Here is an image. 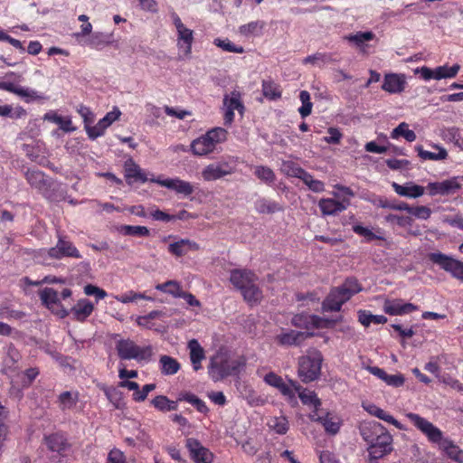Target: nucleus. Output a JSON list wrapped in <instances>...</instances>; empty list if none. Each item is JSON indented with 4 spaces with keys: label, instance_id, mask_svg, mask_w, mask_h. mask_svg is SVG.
<instances>
[{
    "label": "nucleus",
    "instance_id": "nucleus-19",
    "mask_svg": "<svg viewBox=\"0 0 463 463\" xmlns=\"http://www.w3.org/2000/svg\"><path fill=\"white\" fill-rule=\"evenodd\" d=\"M406 85L405 75L391 72L384 75L382 89L388 93L396 94L402 92Z\"/></svg>",
    "mask_w": 463,
    "mask_h": 463
},
{
    "label": "nucleus",
    "instance_id": "nucleus-46",
    "mask_svg": "<svg viewBox=\"0 0 463 463\" xmlns=\"http://www.w3.org/2000/svg\"><path fill=\"white\" fill-rule=\"evenodd\" d=\"M223 105L230 110H238L242 113L244 110V105L241 100V94L237 91H233L231 97L225 96L223 99Z\"/></svg>",
    "mask_w": 463,
    "mask_h": 463
},
{
    "label": "nucleus",
    "instance_id": "nucleus-21",
    "mask_svg": "<svg viewBox=\"0 0 463 463\" xmlns=\"http://www.w3.org/2000/svg\"><path fill=\"white\" fill-rule=\"evenodd\" d=\"M418 309L414 304L404 303L402 299L386 300L383 305V311L390 316H402Z\"/></svg>",
    "mask_w": 463,
    "mask_h": 463
},
{
    "label": "nucleus",
    "instance_id": "nucleus-29",
    "mask_svg": "<svg viewBox=\"0 0 463 463\" xmlns=\"http://www.w3.org/2000/svg\"><path fill=\"white\" fill-rule=\"evenodd\" d=\"M199 249L200 246L197 242L188 239H182L168 246V251L176 257L184 256L189 250L196 251Z\"/></svg>",
    "mask_w": 463,
    "mask_h": 463
},
{
    "label": "nucleus",
    "instance_id": "nucleus-41",
    "mask_svg": "<svg viewBox=\"0 0 463 463\" xmlns=\"http://www.w3.org/2000/svg\"><path fill=\"white\" fill-rule=\"evenodd\" d=\"M264 25L265 24L262 21L250 22L246 24L241 25L239 27V33L245 37L260 35Z\"/></svg>",
    "mask_w": 463,
    "mask_h": 463
},
{
    "label": "nucleus",
    "instance_id": "nucleus-9",
    "mask_svg": "<svg viewBox=\"0 0 463 463\" xmlns=\"http://www.w3.org/2000/svg\"><path fill=\"white\" fill-rule=\"evenodd\" d=\"M461 188L458 177H451L441 182L428 183L425 190L430 196H449L456 194Z\"/></svg>",
    "mask_w": 463,
    "mask_h": 463
},
{
    "label": "nucleus",
    "instance_id": "nucleus-49",
    "mask_svg": "<svg viewBox=\"0 0 463 463\" xmlns=\"http://www.w3.org/2000/svg\"><path fill=\"white\" fill-rule=\"evenodd\" d=\"M162 316V312L159 310H153L149 312L147 315L139 316L136 319V323L140 327H144L146 329H154L155 324L152 322L154 319L158 318Z\"/></svg>",
    "mask_w": 463,
    "mask_h": 463
},
{
    "label": "nucleus",
    "instance_id": "nucleus-13",
    "mask_svg": "<svg viewBox=\"0 0 463 463\" xmlns=\"http://www.w3.org/2000/svg\"><path fill=\"white\" fill-rule=\"evenodd\" d=\"M185 446L189 451L190 457L194 463H213V452L202 445V443L194 438H188Z\"/></svg>",
    "mask_w": 463,
    "mask_h": 463
},
{
    "label": "nucleus",
    "instance_id": "nucleus-32",
    "mask_svg": "<svg viewBox=\"0 0 463 463\" xmlns=\"http://www.w3.org/2000/svg\"><path fill=\"white\" fill-rule=\"evenodd\" d=\"M80 399V393L78 391L71 392L65 391L60 393L57 399L59 409L61 411L73 410Z\"/></svg>",
    "mask_w": 463,
    "mask_h": 463
},
{
    "label": "nucleus",
    "instance_id": "nucleus-64",
    "mask_svg": "<svg viewBox=\"0 0 463 463\" xmlns=\"http://www.w3.org/2000/svg\"><path fill=\"white\" fill-rule=\"evenodd\" d=\"M106 463H126V457L120 449L114 448L109 452Z\"/></svg>",
    "mask_w": 463,
    "mask_h": 463
},
{
    "label": "nucleus",
    "instance_id": "nucleus-17",
    "mask_svg": "<svg viewBox=\"0 0 463 463\" xmlns=\"http://www.w3.org/2000/svg\"><path fill=\"white\" fill-rule=\"evenodd\" d=\"M350 299V294H346L342 288H334L322 303L324 311H340L342 306Z\"/></svg>",
    "mask_w": 463,
    "mask_h": 463
},
{
    "label": "nucleus",
    "instance_id": "nucleus-1",
    "mask_svg": "<svg viewBox=\"0 0 463 463\" xmlns=\"http://www.w3.org/2000/svg\"><path fill=\"white\" fill-rule=\"evenodd\" d=\"M406 418L420 430L430 442L439 444V449L449 458L457 463H463V450L452 440L444 439L443 433L439 428L414 412L407 413Z\"/></svg>",
    "mask_w": 463,
    "mask_h": 463
},
{
    "label": "nucleus",
    "instance_id": "nucleus-36",
    "mask_svg": "<svg viewBox=\"0 0 463 463\" xmlns=\"http://www.w3.org/2000/svg\"><path fill=\"white\" fill-rule=\"evenodd\" d=\"M160 372L164 375H174L181 368L180 363L174 357L163 354L159 358Z\"/></svg>",
    "mask_w": 463,
    "mask_h": 463
},
{
    "label": "nucleus",
    "instance_id": "nucleus-45",
    "mask_svg": "<svg viewBox=\"0 0 463 463\" xmlns=\"http://www.w3.org/2000/svg\"><path fill=\"white\" fill-rule=\"evenodd\" d=\"M435 70L437 80L442 79H453L458 73L460 66L458 64H454L452 66L442 65L436 67Z\"/></svg>",
    "mask_w": 463,
    "mask_h": 463
},
{
    "label": "nucleus",
    "instance_id": "nucleus-54",
    "mask_svg": "<svg viewBox=\"0 0 463 463\" xmlns=\"http://www.w3.org/2000/svg\"><path fill=\"white\" fill-rule=\"evenodd\" d=\"M314 193H321L325 190V184L317 179H314L313 175L307 171L300 179Z\"/></svg>",
    "mask_w": 463,
    "mask_h": 463
},
{
    "label": "nucleus",
    "instance_id": "nucleus-2",
    "mask_svg": "<svg viewBox=\"0 0 463 463\" xmlns=\"http://www.w3.org/2000/svg\"><path fill=\"white\" fill-rule=\"evenodd\" d=\"M360 433L369 445L368 452L371 458L379 459L393 450L392 436L381 423L375 420L364 422L360 427Z\"/></svg>",
    "mask_w": 463,
    "mask_h": 463
},
{
    "label": "nucleus",
    "instance_id": "nucleus-7",
    "mask_svg": "<svg viewBox=\"0 0 463 463\" xmlns=\"http://www.w3.org/2000/svg\"><path fill=\"white\" fill-rule=\"evenodd\" d=\"M238 158L230 156L229 160H222L206 165L202 171V177L206 182L216 181L236 171Z\"/></svg>",
    "mask_w": 463,
    "mask_h": 463
},
{
    "label": "nucleus",
    "instance_id": "nucleus-44",
    "mask_svg": "<svg viewBox=\"0 0 463 463\" xmlns=\"http://www.w3.org/2000/svg\"><path fill=\"white\" fill-rule=\"evenodd\" d=\"M281 172L287 176L301 179L307 171L293 161H284L281 165Z\"/></svg>",
    "mask_w": 463,
    "mask_h": 463
},
{
    "label": "nucleus",
    "instance_id": "nucleus-11",
    "mask_svg": "<svg viewBox=\"0 0 463 463\" xmlns=\"http://www.w3.org/2000/svg\"><path fill=\"white\" fill-rule=\"evenodd\" d=\"M121 111L118 107L108 112L95 126H87V135L90 139L95 140L104 135L106 129L119 118Z\"/></svg>",
    "mask_w": 463,
    "mask_h": 463
},
{
    "label": "nucleus",
    "instance_id": "nucleus-37",
    "mask_svg": "<svg viewBox=\"0 0 463 463\" xmlns=\"http://www.w3.org/2000/svg\"><path fill=\"white\" fill-rule=\"evenodd\" d=\"M297 393L304 405L310 408L320 409L322 405L321 399L318 398L317 394L314 391H310L301 386V389L297 391Z\"/></svg>",
    "mask_w": 463,
    "mask_h": 463
},
{
    "label": "nucleus",
    "instance_id": "nucleus-60",
    "mask_svg": "<svg viewBox=\"0 0 463 463\" xmlns=\"http://www.w3.org/2000/svg\"><path fill=\"white\" fill-rule=\"evenodd\" d=\"M408 213L415 216L418 219L428 220L430 217L432 212L428 206L419 205L415 207L410 206Z\"/></svg>",
    "mask_w": 463,
    "mask_h": 463
},
{
    "label": "nucleus",
    "instance_id": "nucleus-61",
    "mask_svg": "<svg viewBox=\"0 0 463 463\" xmlns=\"http://www.w3.org/2000/svg\"><path fill=\"white\" fill-rule=\"evenodd\" d=\"M308 318H310V315L297 314L292 317L291 323L296 327L308 330L311 329V322Z\"/></svg>",
    "mask_w": 463,
    "mask_h": 463
},
{
    "label": "nucleus",
    "instance_id": "nucleus-18",
    "mask_svg": "<svg viewBox=\"0 0 463 463\" xmlns=\"http://www.w3.org/2000/svg\"><path fill=\"white\" fill-rule=\"evenodd\" d=\"M43 441L50 451L56 452L60 457H65L71 447L67 438L60 432L44 436Z\"/></svg>",
    "mask_w": 463,
    "mask_h": 463
},
{
    "label": "nucleus",
    "instance_id": "nucleus-47",
    "mask_svg": "<svg viewBox=\"0 0 463 463\" xmlns=\"http://www.w3.org/2000/svg\"><path fill=\"white\" fill-rule=\"evenodd\" d=\"M335 60L333 58L332 53L328 52H316L312 55H308L303 60L304 64L320 65L325 63L333 62Z\"/></svg>",
    "mask_w": 463,
    "mask_h": 463
},
{
    "label": "nucleus",
    "instance_id": "nucleus-6",
    "mask_svg": "<svg viewBox=\"0 0 463 463\" xmlns=\"http://www.w3.org/2000/svg\"><path fill=\"white\" fill-rule=\"evenodd\" d=\"M116 349L118 357L122 360L148 361L153 355L151 345L141 347L129 339L119 340L116 345Z\"/></svg>",
    "mask_w": 463,
    "mask_h": 463
},
{
    "label": "nucleus",
    "instance_id": "nucleus-63",
    "mask_svg": "<svg viewBox=\"0 0 463 463\" xmlns=\"http://www.w3.org/2000/svg\"><path fill=\"white\" fill-rule=\"evenodd\" d=\"M327 132L329 136L324 137L323 138L326 143L333 145L340 144L343 134L338 128L331 127L327 129Z\"/></svg>",
    "mask_w": 463,
    "mask_h": 463
},
{
    "label": "nucleus",
    "instance_id": "nucleus-58",
    "mask_svg": "<svg viewBox=\"0 0 463 463\" xmlns=\"http://www.w3.org/2000/svg\"><path fill=\"white\" fill-rule=\"evenodd\" d=\"M15 95L24 99L27 103L43 99V96L40 95L36 90L21 86H19Z\"/></svg>",
    "mask_w": 463,
    "mask_h": 463
},
{
    "label": "nucleus",
    "instance_id": "nucleus-52",
    "mask_svg": "<svg viewBox=\"0 0 463 463\" xmlns=\"http://www.w3.org/2000/svg\"><path fill=\"white\" fill-rule=\"evenodd\" d=\"M375 37L373 32H358L354 34H349L345 37L350 43H354L356 46L361 47L365 42L373 40Z\"/></svg>",
    "mask_w": 463,
    "mask_h": 463
},
{
    "label": "nucleus",
    "instance_id": "nucleus-12",
    "mask_svg": "<svg viewBox=\"0 0 463 463\" xmlns=\"http://www.w3.org/2000/svg\"><path fill=\"white\" fill-rule=\"evenodd\" d=\"M43 304L61 317H65L69 312L61 305L60 295L57 290L52 288H44L39 293Z\"/></svg>",
    "mask_w": 463,
    "mask_h": 463
},
{
    "label": "nucleus",
    "instance_id": "nucleus-3",
    "mask_svg": "<svg viewBox=\"0 0 463 463\" xmlns=\"http://www.w3.org/2000/svg\"><path fill=\"white\" fill-rule=\"evenodd\" d=\"M246 365L244 357L232 358L225 353L217 354L211 359L209 375L213 381L218 382L232 375H238Z\"/></svg>",
    "mask_w": 463,
    "mask_h": 463
},
{
    "label": "nucleus",
    "instance_id": "nucleus-35",
    "mask_svg": "<svg viewBox=\"0 0 463 463\" xmlns=\"http://www.w3.org/2000/svg\"><path fill=\"white\" fill-rule=\"evenodd\" d=\"M277 389L284 397H286L289 403L297 404L298 402L296 393L297 391H299V389H301V385L298 382L288 380V382L286 383L283 380V382L279 384V387H277Z\"/></svg>",
    "mask_w": 463,
    "mask_h": 463
},
{
    "label": "nucleus",
    "instance_id": "nucleus-53",
    "mask_svg": "<svg viewBox=\"0 0 463 463\" xmlns=\"http://www.w3.org/2000/svg\"><path fill=\"white\" fill-rule=\"evenodd\" d=\"M120 232L124 235L128 236L147 237L150 235V232L147 227L139 225H123L120 228Z\"/></svg>",
    "mask_w": 463,
    "mask_h": 463
},
{
    "label": "nucleus",
    "instance_id": "nucleus-23",
    "mask_svg": "<svg viewBox=\"0 0 463 463\" xmlns=\"http://www.w3.org/2000/svg\"><path fill=\"white\" fill-rule=\"evenodd\" d=\"M363 409L367 411L370 415L374 416L387 423H390L395 426L398 430H405L403 425L399 422L392 415L384 410L381 409L377 405L372 402H363Z\"/></svg>",
    "mask_w": 463,
    "mask_h": 463
},
{
    "label": "nucleus",
    "instance_id": "nucleus-43",
    "mask_svg": "<svg viewBox=\"0 0 463 463\" xmlns=\"http://www.w3.org/2000/svg\"><path fill=\"white\" fill-rule=\"evenodd\" d=\"M404 137L408 142H413L417 136L415 132L411 129H409V126L405 122H402L391 132V137L392 139H398L399 137Z\"/></svg>",
    "mask_w": 463,
    "mask_h": 463
},
{
    "label": "nucleus",
    "instance_id": "nucleus-24",
    "mask_svg": "<svg viewBox=\"0 0 463 463\" xmlns=\"http://www.w3.org/2000/svg\"><path fill=\"white\" fill-rule=\"evenodd\" d=\"M256 280L257 276L249 269H236L231 271L230 281L240 291Z\"/></svg>",
    "mask_w": 463,
    "mask_h": 463
},
{
    "label": "nucleus",
    "instance_id": "nucleus-10",
    "mask_svg": "<svg viewBox=\"0 0 463 463\" xmlns=\"http://www.w3.org/2000/svg\"><path fill=\"white\" fill-rule=\"evenodd\" d=\"M173 24L177 31V46L179 49H184L185 54H190L192 52V44L194 42V32L187 28L182 22L181 18L175 12L171 14Z\"/></svg>",
    "mask_w": 463,
    "mask_h": 463
},
{
    "label": "nucleus",
    "instance_id": "nucleus-5",
    "mask_svg": "<svg viewBox=\"0 0 463 463\" xmlns=\"http://www.w3.org/2000/svg\"><path fill=\"white\" fill-rule=\"evenodd\" d=\"M323 355L317 350L309 351L306 355L299 358L298 376L304 383H310L317 380L321 373Z\"/></svg>",
    "mask_w": 463,
    "mask_h": 463
},
{
    "label": "nucleus",
    "instance_id": "nucleus-16",
    "mask_svg": "<svg viewBox=\"0 0 463 463\" xmlns=\"http://www.w3.org/2000/svg\"><path fill=\"white\" fill-rule=\"evenodd\" d=\"M150 182L158 184L163 187L174 190L184 196H190L194 193V186L191 183L179 178H151Z\"/></svg>",
    "mask_w": 463,
    "mask_h": 463
},
{
    "label": "nucleus",
    "instance_id": "nucleus-31",
    "mask_svg": "<svg viewBox=\"0 0 463 463\" xmlns=\"http://www.w3.org/2000/svg\"><path fill=\"white\" fill-rule=\"evenodd\" d=\"M94 305L87 298L80 299L71 308V313L77 321H85L93 312Z\"/></svg>",
    "mask_w": 463,
    "mask_h": 463
},
{
    "label": "nucleus",
    "instance_id": "nucleus-4",
    "mask_svg": "<svg viewBox=\"0 0 463 463\" xmlns=\"http://www.w3.org/2000/svg\"><path fill=\"white\" fill-rule=\"evenodd\" d=\"M228 131L221 127L213 128L192 141L190 150L194 156H204L214 152L216 146L227 140Z\"/></svg>",
    "mask_w": 463,
    "mask_h": 463
},
{
    "label": "nucleus",
    "instance_id": "nucleus-39",
    "mask_svg": "<svg viewBox=\"0 0 463 463\" xmlns=\"http://www.w3.org/2000/svg\"><path fill=\"white\" fill-rule=\"evenodd\" d=\"M262 93L269 100H276L281 98L280 86L271 80H263L261 83Z\"/></svg>",
    "mask_w": 463,
    "mask_h": 463
},
{
    "label": "nucleus",
    "instance_id": "nucleus-42",
    "mask_svg": "<svg viewBox=\"0 0 463 463\" xmlns=\"http://www.w3.org/2000/svg\"><path fill=\"white\" fill-rule=\"evenodd\" d=\"M358 321L364 326H369L371 324H385L387 317L383 315H373L366 310H359Z\"/></svg>",
    "mask_w": 463,
    "mask_h": 463
},
{
    "label": "nucleus",
    "instance_id": "nucleus-28",
    "mask_svg": "<svg viewBox=\"0 0 463 463\" xmlns=\"http://www.w3.org/2000/svg\"><path fill=\"white\" fill-rule=\"evenodd\" d=\"M392 186L397 194L409 198H419L425 193V187L411 182L407 183L405 185L393 182Z\"/></svg>",
    "mask_w": 463,
    "mask_h": 463
},
{
    "label": "nucleus",
    "instance_id": "nucleus-59",
    "mask_svg": "<svg viewBox=\"0 0 463 463\" xmlns=\"http://www.w3.org/2000/svg\"><path fill=\"white\" fill-rule=\"evenodd\" d=\"M342 288L343 291L346 294H350V298L356 293L362 290L361 285L357 281V279L354 278H348L345 279V283L338 287Z\"/></svg>",
    "mask_w": 463,
    "mask_h": 463
},
{
    "label": "nucleus",
    "instance_id": "nucleus-50",
    "mask_svg": "<svg viewBox=\"0 0 463 463\" xmlns=\"http://www.w3.org/2000/svg\"><path fill=\"white\" fill-rule=\"evenodd\" d=\"M254 175L265 184H273L276 180V175L273 170L265 165H258L255 167Z\"/></svg>",
    "mask_w": 463,
    "mask_h": 463
},
{
    "label": "nucleus",
    "instance_id": "nucleus-51",
    "mask_svg": "<svg viewBox=\"0 0 463 463\" xmlns=\"http://www.w3.org/2000/svg\"><path fill=\"white\" fill-rule=\"evenodd\" d=\"M213 44L221 49H222L224 52H234V53H243L245 52L244 48L240 45L234 44L232 42H231L229 39H221L216 38L213 41Z\"/></svg>",
    "mask_w": 463,
    "mask_h": 463
},
{
    "label": "nucleus",
    "instance_id": "nucleus-22",
    "mask_svg": "<svg viewBox=\"0 0 463 463\" xmlns=\"http://www.w3.org/2000/svg\"><path fill=\"white\" fill-rule=\"evenodd\" d=\"M124 174L128 184L137 181L143 184L148 181L146 174L131 157L127 159L124 163Z\"/></svg>",
    "mask_w": 463,
    "mask_h": 463
},
{
    "label": "nucleus",
    "instance_id": "nucleus-15",
    "mask_svg": "<svg viewBox=\"0 0 463 463\" xmlns=\"http://www.w3.org/2000/svg\"><path fill=\"white\" fill-rule=\"evenodd\" d=\"M28 184L43 195H46L52 186V181L45 174L38 169H28L24 173Z\"/></svg>",
    "mask_w": 463,
    "mask_h": 463
},
{
    "label": "nucleus",
    "instance_id": "nucleus-40",
    "mask_svg": "<svg viewBox=\"0 0 463 463\" xmlns=\"http://www.w3.org/2000/svg\"><path fill=\"white\" fill-rule=\"evenodd\" d=\"M155 288L156 290L171 295L175 298H180L183 291L182 286L177 280H167L164 283L156 284Z\"/></svg>",
    "mask_w": 463,
    "mask_h": 463
},
{
    "label": "nucleus",
    "instance_id": "nucleus-30",
    "mask_svg": "<svg viewBox=\"0 0 463 463\" xmlns=\"http://www.w3.org/2000/svg\"><path fill=\"white\" fill-rule=\"evenodd\" d=\"M315 420H317V423L321 424L329 435L337 434L342 425L341 420L330 411H326L322 418H316Z\"/></svg>",
    "mask_w": 463,
    "mask_h": 463
},
{
    "label": "nucleus",
    "instance_id": "nucleus-33",
    "mask_svg": "<svg viewBox=\"0 0 463 463\" xmlns=\"http://www.w3.org/2000/svg\"><path fill=\"white\" fill-rule=\"evenodd\" d=\"M431 146L433 148L437 149L438 153L424 150L422 146H420V145L416 146L415 150L417 151L418 156L422 160L440 161V160L447 159L448 152L443 146L437 145V144H432Z\"/></svg>",
    "mask_w": 463,
    "mask_h": 463
},
{
    "label": "nucleus",
    "instance_id": "nucleus-62",
    "mask_svg": "<svg viewBox=\"0 0 463 463\" xmlns=\"http://www.w3.org/2000/svg\"><path fill=\"white\" fill-rule=\"evenodd\" d=\"M40 372L36 367H31L26 369L23 373L22 376V386L23 387H29L33 381L36 379V377L39 375Z\"/></svg>",
    "mask_w": 463,
    "mask_h": 463
},
{
    "label": "nucleus",
    "instance_id": "nucleus-27",
    "mask_svg": "<svg viewBox=\"0 0 463 463\" xmlns=\"http://www.w3.org/2000/svg\"><path fill=\"white\" fill-rule=\"evenodd\" d=\"M367 370L377 378L383 380L386 384L392 387H401L404 384L405 378L402 373L388 374L383 369L378 366H369Z\"/></svg>",
    "mask_w": 463,
    "mask_h": 463
},
{
    "label": "nucleus",
    "instance_id": "nucleus-34",
    "mask_svg": "<svg viewBox=\"0 0 463 463\" xmlns=\"http://www.w3.org/2000/svg\"><path fill=\"white\" fill-rule=\"evenodd\" d=\"M188 348L190 350V360L194 371L201 369V363L204 359V350L196 339H192L188 342Z\"/></svg>",
    "mask_w": 463,
    "mask_h": 463
},
{
    "label": "nucleus",
    "instance_id": "nucleus-25",
    "mask_svg": "<svg viewBox=\"0 0 463 463\" xmlns=\"http://www.w3.org/2000/svg\"><path fill=\"white\" fill-rule=\"evenodd\" d=\"M254 209L260 214H274L285 211L282 203L266 197H259L254 202Z\"/></svg>",
    "mask_w": 463,
    "mask_h": 463
},
{
    "label": "nucleus",
    "instance_id": "nucleus-55",
    "mask_svg": "<svg viewBox=\"0 0 463 463\" xmlns=\"http://www.w3.org/2000/svg\"><path fill=\"white\" fill-rule=\"evenodd\" d=\"M269 425L278 434H286L289 428L288 420L283 416L272 418L269 420Z\"/></svg>",
    "mask_w": 463,
    "mask_h": 463
},
{
    "label": "nucleus",
    "instance_id": "nucleus-57",
    "mask_svg": "<svg viewBox=\"0 0 463 463\" xmlns=\"http://www.w3.org/2000/svg\"><path fill=\"white\" fill-rule=\"evenodd\" d=\"M352 230L354 233L364 237L366 242H370L373 240H384L383 237L374 234L370 229L365 228L361 224L354 225Z\"/></svg>",
    "mask_w": 463,
    "mask_h": 463
},
{
    "label": "nucleus",
    "instance_id": "nucleus-48",
    "mask_svg": "<svg viewBox=\"0 0 463 463\" xmlns=\"http://www.w3.org/2000/svg\"><path fill=\"white\" fill-rule=\"evenodd\" d=\"M443 139L447 142L453 143L456 146L463 148V140L459 128L456 127L448 128L443 131Z\"/></svg>",
    "mask_w": 463,
    "mask_h": 463
},
{
    "label": "nucleus",
    "instance_id": "nucleus-38",
    "mask_svg": "<svg viewBox=\"0 0 463 463\" xmlns=\"http://www.w3.org/2000/svg\"><path fill=\"white\" fill-rule=\"evenodd\" d=\"M241 293L244 300L251 306L259 304L262 299V292L255 282L242 288Z\"/></svg>",
    "mask_w": 463,
    "mask_h": 463
},
{
    "label": "nucleus",
    "instance_id": "nucleus-20",
    "mask_svg": "<svg viewBox=\"0 0 463 463\" xmlns=\"http://www.w3.org/2000/svg\"><path fill=\"white\" fill-rule=\"evenodd\" d=\"M311 336H313L312 333L288 330L279 334L275 339L279 345H300Z\"/></svg>",
    "mask_w": 463,
    "mask_h": 463
},
{
    "label": "nucleus",
    "instance_id": "nucleus-26",
    "mask_svg": "<svg viewBox=\"0 0 463 463\" xmlns=\"http://www.w3.org/2000/svg\"><path fill=\"white\" fill-rule=\"evenodd\" d=\"M348 204V200L339 202L332 198H322L318 202V207L323 215H335L345 211Z\"/></svg>",
    "mask_w": 463,
    "mask_h": 463
},
{
    "label": "nucleus",
    "instance_id": "nucleus-56",
    "mask_svg": "<svg viewBox=\"0 0 463 463\" xmlns=\"http://www.w3.org/2000/svg\"><path fill=\"white\" fill-rule=\"evenodd\" d=\"M109 41L108 36L103 33H95L90 35L88 41V45L94 49H101L103 46L108 45Z\"/></svg>",
    "mask_w": 463,
    "mask_h": 463
},
{
    "label": "nucleus",
    "instance_id": "nucleus-8",
    "mask_svg": "<svg viewBox=\"0 0 463 463\" xmlns=\"http://www.w3.org/2000/svg\"><path fill=\"white\" fill-rule=\"evenodd\" d=\"M428 260L450 275L463 281V261L456 260L442 252H431L428 254Z\"/></svg>",
    "mask_w": 463,
    "mask_h": 463
},
{
    "label": "nucleus",
    "instance_id": "nucleus-14",
    "mask_svg": "<svg viewBox=\"0 0 463 463\" xmlns=\"http://www.w3.org/2000/svg\"><path fill=\"white\" fill-rule=\"evenodd\" d=\"M48 256L54 260H61L64 257L81 259L82 256L78 249L70 241L60 237L56 245L48 250Z\"/></svg>",
    "mask_w": 463,
    "mask_h": 463
}]
</instances>
